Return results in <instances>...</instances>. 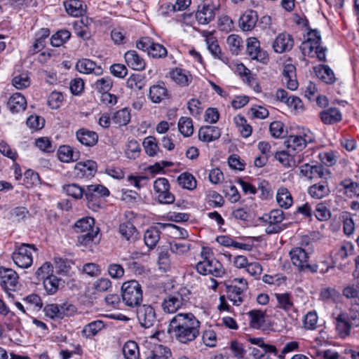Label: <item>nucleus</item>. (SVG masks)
Returning <instances> with one entry per match:
<instances>
[{"label":"nucleus","instance_id":"nucleus-1","mask_svg":"<svg viewBox=\"0 0 359 359\" xmlns=\"http://www.w3.org/2000/svg\"><path fill=\"white\" fill-rule=\"evenodd\" d=\"M201 322L192 313H178L170 320L168 332L180 343L188 344L200 334Z\"/></svg>","mask_w":359,"mask_h":359},{"label":"nucleus","instance_id":"nucleus-2","mask_svg":"<svg viewBox=\"0 0 359 359\" xmlns=\"http://www.w3.org/2000/svg\"><path fill=\"white\" fill-rule=\"evenodd\" d=\"M74 231L79 235L77 244L80 246L87 247L95 242L100 229L95 226L93 217H86L76 221L74 226Z\"/></svg>","mask_w":359,"mask_h":359},{"label":"nucleus","instance_id":"nucleus-3","mask_svg":"<svg viewBox=\"0 0 359 359\" xmlns=\"http://www.w3.org/2000/svg\"><path fill=\"white\" fill-rule=\"evenodd\" d=\"M121 297L127 306H139L143 298L141 285L135 280L124 282L121 286Z\"/></svg>","mask_w":359,"mask_h":359},{"label":"nucleus","instance_id":"nucleus-4","mask_svg":"<svg viewBox=\"0 0 359 359\" xmlns=\"http://www.w3.org/2000/svg\"><path fill=\"white\" fill-rule=\"evenodd\" d=\"M36 251L34 245L22 243L13 252L14 263L20 268H28L33 262L32 252Z\"/></svg>","mask_w":359,"mask_h":359},{"label":"nucleus","instance_id":"nucleus-5","mask_svg":"<svg viewBox=\"0 0 359 359\" xmlns=\"http://www.w3.org/2000/svg\"><path fill=\"white\" fill-rule=\"evenodd\" d=\"M248 287V283L245 278H233L229 284L226 285L229 299L234 305H240L243 302V292L247 290Z\"/></svg>","mask_w":359,"mask_h":359},{"label":"nucleus","instance_id":"nucleus-6","mask_svg":"<svg viewBox=\"0 0 359 359\" xmlns=\"http://www.w3.org/2000/svg\"><path fill=\"white\" fill-rule=\"evenodd\" d=\"M45 315L51 319H62L73 316L76 308L72 304L65 302L61 304H51L44 307Z\"/></svg>","mask_w":359,"mask_h":359},{"label":"nucleus","instance_id":"nucleus-7","mask_svg":"<svg viewBox=\"0 0 359 359\" xmlns=\"http://www.w3.org/2000/svg\"><path fill=\"white\" fill-rule=\"evenodd\" d=\"M314 137L312 133L307 130L304 133V136L301 135H290L285 140V145L288 153L294 154L295 153L302 151L308 143L312 142Z\"/></svg>","mask_w":359,"mask_h":359},{"label":"nucleus","instance_id":"nucleus-8","mask_svg":"<svg viewBox=\"0 0 359 359\" xmlns=\"http://www.w3.org/2000/svg\"><path fill=\"white\" fill-rule=\"evenodd\" d=\"M197 271L203 276L212 275L215 277H221L224 270L222 264L215 259H205L199 261L196 265Z\"/></svg>","mask_w":359,"mask_h":359},{"label":"nucleus","instance_id":"nucleus-9","mask_svg":"<svg viewBox=\"0 0 359 359\" xmlns=\"http://www.w3.org/2000/svg\"><path fill=\"white\" fill-rule=\"evenodd\" d=\"M261 219L268 224L265 230L266 233H276L283 230V228L280 225L284 219V213L282 210H272L269 213L264 214Z\"/></svg>","mask_w":359,"mask_h":359},{"label":"nucleus","instance_id":"nucleus-10","mask_svg":"<svg viewBox=\"0 0 359 359\" xmlns=\"http://www.w3.org/2000/svg\"><path fill=\"white\" fill-rule=\"evenodd\" d=\"M1 285L8 296L11 297L10 292L16 291L18 287V275L11 269L0 268Z\"/></svg>","mask_w":359,"mask_h":359},{"label":"nucleus","instance_id":"nucleus-11","mask_svg":"<svg viewBox=\"0 0 359 359\" xmlns=\"http://www.w3.org/2000/svg\"><path fill=\"white\" fill-rule=\"evenodd\" d=\"M97 169V165L95 161L87 160L76 163L72 173L78 180H89L94 177Z\"/></svg>","mask_w":359,"mask_h":359},{"label":"nucleus","instance_id":"nucleus-12","mask_svg":"<svg viewBox=\"0 0 359 359\" xmlns=\"http://www.w3.org/2000/svg\"><path fill=\"white\" fill-rule=\"evenodd\" d=\"M154 189L158 194L157 198L160 203L171 204L175 201V196L169 191L170 184L168 180L164 177H160L154 182Z\"/></svg>","mask_w":359,"mask_h":359},{"label":"nucleus","instance_id":"nucleus-13","mask_svg":"<svg viewBox=\"0 0 359 359\" xmlns=\"http://www.w3.org/2000/svg\"><path fill=\"white\" fill-rule=\"evenodd\" d=\"M137 318L140 325L144 328H149L157 322L156 311L149 304L139 306L137 309Z\"/></svg>","mask_w":359,"mask_h":359},{"label":"nucleus","instance_id":"nucleus-14","mask_svg":"<svg viewBox=\"0 0 359 359\" xmlns=\"http://www.w3.org/2000/svg\"><path fill=\"white\" fill-rule=\"evenodd\" d=\"M246 46L247 53L252 60H255L262 63H266L268 61V54L265 50L261 49L259 41L257 38H248Z\"/></svg>","mask_w":359,"mask_h":359},{"label":"nucleus","instance_id":"nucleus-15","mask_svg":"<svg viewBox=\"0 0 359 359\" xmlns=\"http://www.w3.org/2000/svg\"><path fill=\"white\" fill-rule=\"evenodd\" d=\"M290 259L292 264L300 270L309 269L311 271H316L317 266H311L308 264L309 255L302 248H295L290 252Z\"/></svg>","mask_w":359,"mask_h":359},{"label":"nucleus","instance_id":"nucleus-16","mask_svg":"<svg viewBox=\"0 0 359 359\" xmlns=\"http://www.w3.org/2000/svg\"><path fill=\"white\" fill-rule=\"evenodd\" d=\"M301 174L309 179L322 178L327 180L330 177V172L321 165H310L305 163L300 167Z\"/></svg>","mask_w":359,"mask_h":359},{"label":"nucleus","instance_id":"nucleus-17","mask_svg":"<svg viewBox=\"0 0 359 359\" xmlns=\"http://www.w3.org/2000/svg\"><path fill=\"white\" fill-rule=\"evenodd\" d=\"M184 299L179 293L167 296L161 303L163 311L167 313H174L183 305Z\"/></svg>","mask_w":359,"mask_h":359},{"label":"nucleus","instance_id":"nucleus-18","mask_svg":"<svg viewBox=\"0 0 359 359\" xmlns=\"http://www.w3.org/2000/svg\"><path fill=\"white\" fill-rule=\"evenodd\" d=\"M294 41L291 35L286 33L279 34L273 43L275 52L282 53L292 49Z\"/></svg>","mask_w":359,"mask_h":359},{"label":"nucleus","instance_id":"nucleus-19","mask_svg":"<svg viewBox=\"0 0 359 359\" xmlns=\"http://www.w3.org/2000/svg\"><path fill=\"white\" fill-rule=\"evenodd\" d=\"M308 38L301 45V48L304 55L311 54L314 48H318L320 45L321 36L316 29H311L307 33Z\"/></svg>","mask_w":359,"mask_h":359},{"label":"nucleus","instance_id":"nucleus-20","mask_svg":"<svg viewBox=\"0 0 359 359\" xmlns=\"http://www.w3.org/2000/svg\"><path fill=\"white\" fill-rule=\"evenodd\" d=\"M170 76L175 83L182 87L188 86L193 79L189 71L179 67L172 69Z\"/></svg>","mask_w":359,"mask_h":359},{"label":"nucleus","instance_id":"nucleus-21","mask_svg":"<svg viewBox=\"0 0 359 359\" xmlns=\"http://www.w3.org/2000/svg\"><path fill=\"white\" fill-rule=\"evenodd\" d=\"M109 195V189L102 184L88 185L85 191V196L88 201L89 208H90V201H93L95 198Z\"/></svg>","mask_w":359,"mask_h":359},{"label":"nucleus","instance_id":"nucleus-22","mask_svg":"<svg viewBox=\"0 0 359 359\" xmlns=\"http://www.w3.org/2000/svg\"><path fill=\"white\" fill-rule=\"evenodd\" d=\"M76 139L78 141L87 147H93L97 143L98 135L92 130L86 128H81L76 133Z\"/></svg>","mask_w":359,"mask_h":359},{"label":"nucleus","instance_id":"nucleus-23","mask_svg":"<svg viewBox=\"0 0 359 359\" xmlns=\"http://www.w3.org/2000/svg\"><path fill=\"white\" fill-rule=\"evenodd\" d=\"M258 16L252 10L245 12L239 19V27L244 32L252 30L256 25Z\"/></svg>","mask_w":359,"mask_h":359},{"label":"nucleus","instance_id":"nucleus-24","mask_svg":"<svg viewBox=\"0 0 359 359\" xmlns=\"http://www.w3.org/2000/svg\"><path fill=\"white\" fill-rule=\"evenodd\" d=\"M124 58L126 64L133 69L137 71L144 69L146 62L135 50H132L127 51L125 53Z\"/></svg>","mask_w":359,"mask_h":359},{"label":"nucleus","instance_id":"nucleus-25","mask_svg":"<svg viewBox=\"0 0 359 359\" xmlns=\"http://www.w3.org/2000/svg\"><path fill=\"white\" fill-rule=\"evenodd\" d=\"M221 132L219 128L213 126H202L198 130V138L205 142H210L219 138Z\"/></svg>","mask_w":359,"mask_h":359},{"label":"nucleus","instance_id":"nucleus-26","mask_svg":"<svg viewBox=\"0 0 359 359\" xmlns=\"http://www.w3.org/2000/svg\"><path fill=\"white\" fill-rule=\"evenodd\" d=\"M196 18L198 23L201 25L208 24L215 18L212 6L205 4L200 5L196 13Z\"/></svg>","mask_w":359,"mask_h":359},{"label":"nucleus","instance_id":"nucleus-27","mask_svg":"<svg viewBox=\"0 0 359 359\" xmlns=\"http://www.w3.org/2000/svg\"><path fill=\"white\" fill-rule=\"evenodd\" d=\"M76 69L83 74L94 73L96 75H100L102 73V69L97 66L95 62L88 59H82L77 62Z\"/></svg>","mask_w":359,"mask_h":359},{"label":"nucleus","instance_id":"nucleus-28","mask_svg":"<svg viewBox=\"0 0 359 359\" xmlns=\"http://www.w3.org/2000/svg\"><path fill=\"white\" fill-rule=\"evenodd\" d=\"M7 104L11 112L18 113L25 109L27 101L21 93H16L10 97Z\"/></svg>","mask_w":359,"mask_h":359},{"label":"nucleus","instance_id":"nucleus-29","mask_svg":"<svg viewBox=\"0 0 359 359\" xmlns=\"http://www.w3.org/2000/svg\"><path fill=\"white\" fill-rule=\"evenodd\" d=\"M169 249L174 255L184 257L189 254L191 250V243L183 240L172 241L169 242Z\"/></svg>","mask_w":359,"mask_h":359},{"label":"nucleus","instance_id":"nucleus-30","mask_svg":"<svg viewBox=\"0 0 359 359\" xmlns=\"http://www.w3.org/2000/svg\"><path fill=\"white\" fill-rule=\"evenodd\" d=\"M336 328L338 334L341 338H345L350 334L351 329L353 325L347 320L345 313H340L336 318Z\"/></svg>","mask_w":359,"mask_h":359},{"label":"nucleus","instance_id":"nucleus-31","mask_svg":"<svg viewBox=\"0 0 359 359\" xmlns=\"http://www.w3.org/2000/svg\"><path fill=\"white\" fill-rule=\"evenodd\" d=\"M321 121L325 124H334L341 120V114L338 108L330 107L320 113Z\"/></svg>","mask_w":359,"mask_h":359},{"label":"nucleus","instance_id":"nucleus-32","mask_svg":"<svg viewBox=\"0 0 359 359\" xmlns=\"http://www.w3.org/2000/svg\"><path fill=\"white\" fill-rule=\"evenodd\" d=\"M57 156L60 161L69 163L77 161L79 158V152L68 145L60 146L57 150Z\"/></svg>","mask_w":359,"mask_h":359},{"label":"nucleus","instance_id":"nucleus-33","mask_svg":"<svg viewBox=\"0 0 359 359\" xmlns=\"http://www.w3.org/2000/svg\"><path fill=\"white\" fill-rule=\"evenodd\" d=\"M339 191L348 197L359 196V184L351 179H344L339 183Z\"/></svg>","mask_w":359,"mask_h":359},{"label":"nucleus","instance_id":"nucleus-34","mask_svg":"<svg viewBox=\"0 0 359 359\" xmlns=\"http://www.w3.org/2000/svg\"><path fill=\"white\" fill-rule=\"evenodd\" d=\"M118 231L122 238L128 241H134L138 237V232L135 226L130 222L121 223Z\"/></svg>","mask_w":359,"mask_h":359},{"label":"nucleus","instance_id":"nucleus-35","mask_svg":"<svg viewBox=\"0 0 359 359\" xmlns=\"http://www.w3.org/2000/svg\"><path fill=\"white\" fill-rule=\"evenodd\" d=\"M309 194L313 198L321 199L330 193V189L327 183L323 181L321 183L315 184L311 186L308 189Z\"/></svg>","mask_w":359,"mask_h":359},{"label":"nucleus","instance_id":"nucleus-36","mask_svg":"<svg viewBox=\"0 0 359 359\" xmlns=\"http://www.w3.org/2000/svg\"><path fill=\"white\" fill-rule=\"evenodd\" d=\"M168 97V91L163 83L152 86L149 89V97L154 103H159Z\"/></svg>","mask_w":359,"mask_h":359},{"label":"nucleus","instance_id":"nucleus-37","mask_svg":"<svg viewBox=\"0 0 359 359\" xmlns=\"http://www.w3.org/2000/svg\"><path fill=\"white\" fill-rule=\"evenodd\" d=\"M278 204L285 209L289 208L293 203V199L289 190L285 187H280L276 193Z\"/></svg>","mask_w":359,"mask_h":359},{"label":"nucleus","instance_id":"nucleus-38","mask_svg":"<svg viewBox=\"0 0 359 359\" xmlns=\"http://www.w3.org/2000/svg\"><path fill=\"white\" fill-rule=\"evenodd\" d=\"M147 359H173L171 351L167 346L161 344L156 345L149 352Z\"/></svg>","mask_w":359,"mask_h":359},{"label":"nucleus","instance_id":"nucleus-39","mask_svg":"<svg viewBox=\"0 0 359 359\" xmlns=\"http://www.w3.org/2000/svg\"><path fill=\"white\" fill-rule=\"evenodd\" d=\"M275 297L278 302V307L285 311L294 310L293 299L289 293H276Z\"/></svg>","mask_w":359,"mask_h":359},{"label":"nucleus","instance_id":"nucleus-40","mask_svg":"<svg viewBox=\"0 0 359 359\" xmlns=\"http://www.w3.org/2000/svg\"><path fill=\"white\" fill-rule=\"evenodd\" d=\"M64 4L67 13L72 16L78 17L85 12L83 2L80 0H69Z\"/></svg>","mask_w":359,"mask_h":359},{"label":"nucleus","instance_id":"nucleus-41","mask_svg":"<svg viewBox=\"0 0 359 359\" xmlns=\"http://www.w3.org/2000/svg\"><path fill=\"white\" fill-rule=\"evenodd\" d=\"M178 184L183 189L192 191L196 188L197 182L193 175L189 172L180 174L177 179Z\"/></svg>","mask_w":359,"mask_h":359},{"label":"nucleus","instance_id":"nucleus-42","mask_svg":"<svg viewBox=\"0 0 359 359\" xmlns=\"http://www.w3.org/2000/svg\"><path fill=\"white\" fill-rule=\"evenodd\" d=\"M206 43L208 46V50L210 52V53L215 58L220 60L225 63L228 62L227 58L224 57L221 48L218 45V43L214 38L208 37L206 39Z\"/></svg>","mask_w":359,"mask_h":359},{"label":"nucleus","instance_id":"nucleus-43","mask_svg":"<svg viewBox=\"0 0 359 359\" xmlns=\"http://www.w3.org/2000/svg\"><path fill=\"white\" fill-rule=\"evenodd\" d=\"M130 112L128 108H123L121 110L116 111L112 117L111 121L113 123L123 126H126L130 121Z\"/></svg>","mask_w":359,"mask_h":359},{"label":"nucleus","instance_id":"nucleus-44","mask_svg":"<svg viewBox=\"0 0 359 359\" xmlns=\"http://www.w3.org/2000/svg\"><path fill=\"white\" fill-rule=\"evenodd\" d=\"M123 353L126 359H140L138 346L133 341H128L124 344Z\"/></svg>","mask_w":359,"mask_h":359},{"label":"nucleus","instance_id":"nucleus-45","mask_svg":"<svg viewBox=\"0 0 359 359\" xmlns=\"http://www.w3.org/2000/svg\"><path fill=\"white\" fill-rule=\"evenodd\" d=\"M160 239V232L155 228L152 227L147 230L144 233V243L149 248H154Z\"/></svg>","mask_w":359,"mask_h":359},{"label":"nucleus","instance_id":"nucleus-46","mask_svg":"<svg viewBox=\"0 0 359 359\" xmlns=\"http://www.w3.org/2000/svg\"><path fill=\"white\" fill-rule=\"evenodd\" d=\"M26 309L34 311H39L43 306V302L40 297L36 294H31L23 299Z\"/></svg>","mask_w":359,"mask_h":359},{"label":"nucleus","instance_id":"nucleus-47","mask_svg":"<svg viewBox=\"0 0 359 359\" xmlns=\"http://www.w3.org/2000/svg\"><path fill=\"white\" fill-rule=\"evenodd\" d=\"M179 131L184 137H189L194 133L192 120L189 117H181L178 121Z\"/></svg>","mask_w":359,"mask_h":359},{"label":"nucleus","instance_id":"nucleus-48","mask_svg":"<svg viewBox=\"0 0 359 359\" xmlns=\"http://www.w3.org/2000/svg\"><path fill=\"white\" fill-rule=\"evenodd\" d=\"M250 325L252 327L258 329L261 327L265 321L264 313L259 310H252L248 313Z\"/></svg>","mask_w":359,"mask_h":359},{"label":"nucleus","instance_id":"nucleus-49","mask_svg":"<svg viewBox=\"0 0 359 359\" xmlns=\"http://www.w3.org/2000/svg\"><path fill=\"white\" fill-rule=\"evenodd\" d=\"M112 80L109 76L98 79L93 84V88L101 93L109 92L112 87Z\"/></svg>","mask_w":359,"mask_h":359},{"label":"nucleus","instance_id":"nucleus-50","mask_svg":"<svg viewBox=\"0 0 359 359\" xmlns=\"http://www.w3.org/2000/svg\"><path fill=\"white\" fill-rule=\"evenodd\" d=\"M293 155V154L288 153L286 150L276 152L275 158L285 167L292 168L296 165L295 160L292 156Z\"/></svg>","mask_w":359,"mask_h":359},{"label":"nucleus","instance_id":"nucleus-51","mask_svg":"<svg viewBox=\"0 0 359 359\" xmlns=\"http://www.w3.org/2000/svg\"><path fill=\"white\" fill-rule=\"evenodd\" d=\"M71 36L67 30H60L53 34L50 39V44L54 47H59L65 43Z\"/></svg>","mask_w":359,"mask_h":359},{"label":"nucleus","instance_id":"nucleus-52","mask_svg":"<svg viewBox=\"0 0 359 359\" xmlns=\"http://www.w3.org/2000/svg\"><path fill=\"white\" fill-rule=\"evenodd\" d=\"M64 191L69 196L76 199H80L85 195L86 189L76 184H70L63 186Z\"/></svg>","mask_w":359,"mask_h":359},{"label":"nucleus","instance_id":"nucleus-53","mask_svg":"<svg viewBox=\"0 0 359 359\" xmlns=\"http://www.w3.org/2000/svg\"><path fill=\"white\" fill-rule=\"evenodd\" d=\"M249 341L252 344L258 346L264 352H269L273 355H277L278 349L273 345L266 344L263 338H250Z\"/></svg>","mask_w":359,"mask_h":359},{"label":"nucleus","instance_id":"nucleus-54","mask_svg":"<svg viewBox=\"0 0 359 359\" xmlns=\"http://www.w3.org/2000/svg\"><path fill=\"white\" fill-rule=\"evenodd\" d=\"M234 121L239 128V131L243 137H248L252 133L251 126L247 123L246 120L241 116L234 118Z\"/></svg>","mask_w":359,"mask_h":359},{"label":"nucleus","instance_id":"nucleus-55","mask_svg":"<svg viewBox=\"0 0 359 359\" xmlns=\"http://www.w3.org/2000/svg\"><path fill=\"white\" fill-rule=\"evenodd\" d=\"M318 76L327 83H332L335 81L334 74L328 66H322L317 72Z\"/></svg>","mask_w":359,"mask_h":359},{"label":"nucleus","instance_id":"nucleus-56","mask_svg":"<svg viewBox=\"0 0 359 359\" xmlns=\"http://www.w3.org/2000/svg\"><path fill=\"white\" fill-rule=\"evenodd\" d=\"M104 324L102 320H95L88 325H86L83 330V332L87 336H94L102 328H104Z\"/></svg>","mask_w":359,"mask_h":359},{"label":"nucleus","instance_id":"nucleus-57","mask_svg":"<svg viewBox=\"0 0 359 359\" xmlns=\"http://www.w3.org/2000/svg\"><path fill=\"white\" fill-rule=\"evenodd\" d=\"M143 146L146 153L149 156H153L156 154L158 147L155 137L152 136L146 137L143 141Z\"/></svg>","mask_w":359,"mask_h":359},{"label":"nucleus","instance_id":"nucleus-58","mask_svg":"<svg viewBox=\"0 0 359 359\" xmlns=\"http://www.w3.org/2000/svg\"><path fill=\"white\" fill-rule=\"evenodd\" d=\"M43 283L45 290L50 294H54L58 289L59 279L54 275L44 279Z\"/></svg>","mask_w":359,"mask_h":359},{"label":"nucleus","instance_id":"nucleus-59","mask_svg":"<svg viewBox=\"0 0 359 359\" xmlns=\"http://www.w3.org/2000/svg\"><path fill=\"white\" fill-rule=\"evenodd\" d=\"M167 50L163 45L154 41L151 45L149 50H148V54L152 57L156 58L164 57L167 55Z\"/></svg>","mask_w":359,"mask_h":359},{"label":"nucleus","instance_id":"nucleus-60","mask_svg":"<svg viewBox=\"0 0 359 359\" xmlns=\"http://www.w3.org/2000/svg\"><path fill=\"white\" fill-rule=\"evenodd\" d=\"M88 21V18H82L74 24V29L77 36L82 39H88L89 37L87 27Z\"/></svg>","mask_w":359,"mask_h":359},{"label":"nucleus","instance_id":"nucleus-61","mask_svg":"<svg viewBox=\"0 0 359 359\" xmlns=\"http://www.w3.org/2000/svg\"><path fill=\"white\" fill-rule=\"evenodd\" d=\"M12 83L17 89L22 90L30 85V79L27 74H21L14 76Z\"/></svg>","mask_w":359,"mask_h":359},{"label":"nucleus","instance_id":"nucleus-62","mask_svg":"<svg viewBox=\"0 0 359 359\" xmlns=\"http://www.w3.org/2000/svg\"><path fill=\"white\" fill-rule=\"evenodd\" d=\"M346 314L347 320L353 327L359 326V303H353L348 313Z\"/></svg>","mask_w":359,"mask_h":359},{"label":"nucleus","instance_id":"nucleus-63","mask_svg":"<svg viewBox=\"0 0 359 359\" xmlns=\"http://www.w3.org/2000/svg\"><path fill=\"white\" fill-rule=\"evenodd\" d=\"M226 43L230 48V50L233 53L237 54L238 50L242 46L243 40L241 37L237 34H231L228 36Z\"/></svg>","mask_w":359,"mask_h":359},{"label":"nucleus","instance_id":"nucleus-64","mask_svg":"<svg viewBox=\"0 0 359 359\" xmlns=\"http://www.w3.org/2000/svg\"><path fill=\"white\" fill-rule=\"evenodd\" d=\"M140 151V147L137 141L130 140L126 146V154L129 158H135L138 156Z\"/></svg>","mask_w":359,"mask_h":359}]
</instances>
